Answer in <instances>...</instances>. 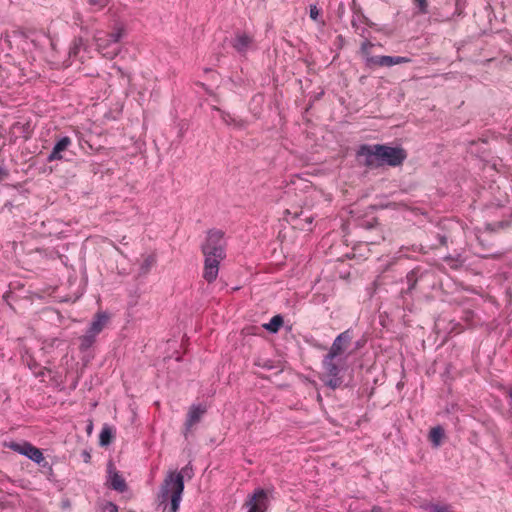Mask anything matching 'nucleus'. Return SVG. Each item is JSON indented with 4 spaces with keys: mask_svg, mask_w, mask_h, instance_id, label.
Segmentation results:
<instances>
[{
    "mask_svg": "<svg viewBox=\"0 0 512 512\" xmlns=\"http://www.w3.org/2000/svg\"><path fill=\"white\" fill-rule=\"evenodd\" d=\"M352 338L350 329L340 333L324 356L322 366L325 375L329 377L327 384H337L341 381V374L346 371L348 357L352 354V351H348Z\"/></svg>",
    "mask_w": 512,
    "mask_h": 512,
    "instance_id": "obj_1",
    "label": "nucleus"
},
{
    "mask_svg": "<svg viewBox=\"0 0 512 512\" xmlns=\"http://www.w3.org/2000/svg\"><path fill=\"white\" fill-rule=\"evenodd\" d=\"M359 158H364L363 164L367 167H380L389 165L397 167L402 165L407 158V153L402 147H391L384 144L360 146L357 151Z\"/></svg>",
    "mask_w": 512,
    "mask_h": 512,
    "instance_id": "obj_2",
    "label": "nucleus"
},
{
    "mask_svg": "<svg viewBox=\"0 0 512 512\" xmlns=\"http://www.w3.org/2000/svg\"><path fill=\"white\" fill-rule=\"evenodd\" d=\"M202 252L205 256L203 278L211 283L217 278L219 264L226 257L223 231L210 230L202 245Z\"/></svg>",
    "mask_w": 512,
    "mask_h": 512,
    "instance_id": "obj_3",
    "label": "nucleus"
},
{
    "mask_svg": "<svg viewBox=\"0 0 512 512\" xmlns=\"http://www.w3.org/2000/svg\"><path fill=\"white\" fill-rule=\"evenodd\" d=\"M184 490V477L181 472L169 473L163 481L160 489L159 499L160 502L166 503L171 501V512H177L179 509L182 493Z\"/></svg>",
    "mask_w": 512,
    "mask_h": 512,
    "instance_id": "obj_4",
    "label": "nucleus"
},
{
    "mask_svg": "<svg viewBox=\"0 0 512 512\" xmlns=\"http://www.w3.org/2000/svg\"><path fill=\"white\" fill-rule=\"evenodd\" d=\"M125 29L123 26L115 27L111 33L97 31L94 34V42L97 50L106 58L114 59L120 53L118 42L124 36Z\"/></svg>",
    "mask_w": 512,
    "mask_h": 512,
    "instance_id": "obj_5",
    "label": "nucleus"
},
{
    "mask_svg": "<svg viewBox=\"0 0 512 512\" xmlns=\"http://www.w3.org/2000/svg\"><path fill=\"white\" fill-rule=\"evenodd\" d=\"M268 496L265 490L257 489L248 497L244 506L248 508L247 512H265L268 508Z\"/></svg>",
    "mask_w": 512,
    "mask_h": 512,
    "instance_id": "obj_6",
    "label": "nucleus"
},
{
    "mask_svg": "<svg viewBox=\"0 0 512 512\" xmlns=\"http://www.w3.org/2000/svg\"><path fill=\"white\" fill-rule=\"evenodd\" d=\"M9 447L22 455L27 456L32 461L40 464L42 461H44V456L42 451L30 444L29 442H22V443H16L12 442Z\"/></svg>",
    "mask_w": 512,
    "mask_h": 512,
    "instance_id": "obj_7",
    "label": "nucleus"
},
{
    "mask_svg": "<svg viewBox=\"0 0 512 512\" xmlns=\"http://www.w3.org/2000/svg\"><path fill=\"white\" fill-rule=\"evenodd\" d=\"M432 273L427 269H423L421 267H415L406 275V283L407 289L402 291V294L411 295L413 291L416 289L418 282L424 280L426 277L430 276Z\"/></svg>",
    "mask_w": 512,
    "mask_h": 512,
    "instance_id": "obj_8",
    "label": "nucleus"
},
{
    "mask_svg": "<svg viewBox=\"0 0 512 512\" xmlns=\"http://www.w3.org/2000/svg\"><path fill=\"white\" fill-rule=\"evenodd\" d=\"M408 61H409L408 58L400 57V56H374V57H367L366 65L370 68H372L374 66L390 67L393 65L406 63Z\"/></svg>",
    "mask_w": 512,
    "mask_h": 512,
    "instance_id": "obj_9",
    "label": "nucleus"
},
{
    "mask_svg": "<svg viewBox=\"0 0 512 512\" xmlns=\"http://www.w3.org/2000/svg\"><path fill=\"white\" fill-rule=\"evenodd\" d=\"M72 140L68 136L60 138L54 145L51 153L47 157V162H53L56 160H68L65 157V152L71 146Z\"/></svg>",
    "mask_w": 512,
    "mask_h": 512,
    "instance_id": "obj_10",
    "label": "nucleus"
},
{
    "mask_svg": "<svg viewBox=\"0 0 512 512\" xmlns=\"http://www.w3.org/2000/svg\"><path fill=\"white\" fill-rule=\"evenodd\" d=\"M207 412L206 405L198 404L192 405L187 414V419L185 422L186 431H189L194 425H196L202 418V416Z\"/></svg>",
    "mask_w": 512,
    "mask_h": 512,
    "instance_id": "obj_11",
    "label": "nucleus"
},
{
    "mask_svg": "<svg viewBox=\"0 0 512 512\" xmlns=\"http://www.w3.org/2000/svg\"><path fill=\"white\" fill-rule=\"evenodd\" d=\"M108 320H109V316L106 313L99 312L94 316V318L87 330L93 334L99 335L102 332V330L104 329V327L107 325Z\"/></svg>",
    "mask_w": 512,
    "mask_h": 512,
    "instance_id": "obj_12",
    "label": "nucleus"
},
{
    "mask_svg": "<svg viewBox=\"0 0 512 512\" xmlns=\"http://www.w3.org/2000/svg\"><path fill=\"white\" fill-rule=\"evenodd\" d=\"M251 44L252 38L250 36L237 34L232 45L239 53L244 54L248 51Z\"/></svg>",
    "mask_w": 512,
    "mask_h": 512,
    "instance_id": "obj_13",
    "label": "nucleus"
},
{
    "mask_svg": "<svg viewBox=\"0 0 512 512\" xmlns=\"http://www.w3.org/2000/svg\"><path fill=\"white\" fill-rule=\"evenodd\" d=\"M98 335L91 333L90 331H86V333L79 338V349L81 352H85L89 350L94 343L96 342V337Z\"/></svg>",
    "mask_w": 512,
    "mask_h": 512,
    "instance_id": "obj_14",
    "label": "nucleus"
},
{
    "mask_svg": "<svg viewBox=\"0 0 512 512\" xmlns=\"http://www.w3.org/2000/svg\"><path fill=\"white\" fill-rule=\"evenodd\" d=\"M110 485L114 490L119 492L126 490V482L118 472H114L110 475Z\"/></svg>",
    "mask_w": 512,
    "mask_h": 512,
    "instance_id": "obj_15",
    "label": "nucleus"
},
{
    "mask_svg": "<svg viewBox=\"0 0 512 512\" xmlns=\"http://www.w3.org/2000/svg\"><path fill=\"white\" fill-rule=\"evenodd\" d=\"M283 325V318L281 315H275L271 318L270 322L264 324V328L271 333H276Z\"/></svg>",
    "mask_w": 512,
    "mask_h": 512,
    "instance_id": "obj_16",
    "label": "nucleus"
},
{
    "mask_svg": "<svg viewBox=\"0 0 512 512\" xmlns=\"http://www.w3.org/2000/svg\"><path fill=\"white\" fill-rule=\"evenodd\" d=\"M444 436V430L440 427H433L429 433V440L435 445L439 446Z\"/></svg>",
    "mask_w": 512,
    "mask_h": 512,
    "instance_id": "obj_17",
    "label": "nucleus"
},
{
    "mask_svg": "<svg viewBox=\"0 0 512 512\" xmlns=\"http://www.w3.org/2000/svg\"><path fill=\"white\" fill-rule=\"evenodd\" d=\"M113 434L109 427H103L99 436V443L101 446H107L111 443Z\"/></svg>",
    "mask_w": 512,
    "mask_h": 512,
    "instance_id": "obj_18",
    "label": "nucleus"
},
{
    "mask_svg": "<svg viewBox=\"0 0 512 512\" xmlns=\"http://www.w3.org/2000/svg\"><path fill=\"white\" fill-rule=\"evenodd\" d=\"M155 263H156V257L154 255L146 256L140 266L141 273L147 274L150 271V269L154 266Z\"/></svg>",
    "mask_w": 512,
    "mask_h": 512,
    "instance_id": "obj_19",
    "label": "nucleus"
},
{
    "mask_svg": "<svg viewBox=\"0 0 512 512\" xmlns=\"http://www.w3.org/2000/svg\"><path fill=\"white\" fill-rule=\"evenodd\" d=\"M427 510L428 512H453V507L449 504H431Z\"/></svg>",
    "mask_w": 512,
    "mask_h": 512,
    "instance_id": "obj_20",
    "label": "nucleus"
},
{
    "mask_svg": "<svg viewBox=\"0 0 512 512\" xmlns=\"http://www.w3.org/2000/svg\"><path fill=\"white\" fill-rule=\"evenodd\" d=\"M444 261L447 262L451 268L457 269L458 267L462 266L463 260L461 259V256L458 255L457 257H453L451 255L445 256Z\"/></svg>",
    "mask_w": 512,
    "mask_h": 512,
    "instance_id": "obj_21",
    "label": "nucleus"
},
{
    "mask_svg": "<svg viewBox=\"0 0 512 512\" xmlns=\"http://www.w3.org/2000/svg\"><path fill=\"white\" fill-rule=\"evenodd\" d=\"M83 46V39L82 38H75L72 42V46L69 50V56H77L80 48Z\"/></svg>",
    "mask_w": 512,
    "mask_h": 512,
    "instance_id": "obj_22",
    "label": "nucleus"
},
{
    "mask_svg": "<svg viewBox=\"0 0 512 512\" xmlns=\"http://www.w3.org/2000/svg\"><path fill=\"white\" fill-rule=\"evenodd\" d=\"M88 3L90 6L94 7V11H98L108 4V0H88Z\"/></svg>",
    "mask_w": 512,
    "mask_h": 512,
    "instance_id": "obj_23",
    "label": "nucleus"
},
{
    "mask_svg": "<svg viewBox=\"0 0 512 512\" xmlns=\"http://www.w3.org/2000/svg\"><path fill=\"white\" fill-rule=\"evenodd\" d=\"M415 4L418 7L419 14H427L428 13V2L427 0H414Z\"/></svg>",
    "mask_w": 512,
    "mask_h": 512,
    "instance_id": "obj_24",
    "label": "nucleus"
},
{
    "mask_svg": "<svg viewBox=\"0 0 512 512\" xmlns=\"http://www.w3.org/2000/svg\"><path fill=\"white\" fill-rule=\"evenodd\" d=\"M372 46H373V44L369 41H365L362 43L361 53L365 57V60L367 59V57H371L369 54V48H371Z\"/></svg>",
    "mask_w": 512,
    "mask_h": 512,
    "instance_id": "obj_25",
    "label": "nucleus"
},
{
    "mask_svg": "<svg viewBox=\"0 0 512 512\" xmlns=\"http://www.w3.org/2000/svg\"><path fill=\"white\" fill-rule=\"evenodd\" d=\"M319 14H320V11L317 8V6L316 5H310V10H309L310 18L312 20H314V21H317L318 17H319Z\"/></svg>",
    "mask_w": 512,
    "mask_h": 512,
    "instance_id": "obj_26",
    "label": "nucleus"
},
{
    "mask_svg": "<svg viewBox=\"0 0 512 512\" xmlns=\"http://www.w3.org/2000/svg\"><path fill=\"white\" fill-rule=\"evenodd\" d=\"M438 244H432L431 248H438L439 246H446L447 245V237L445 235H438Z\"/></svg>",
    "mask_w": 512,
    "mask_h": 512,
    "instance_id": "obj_27",
    "label": "nucleus"
},
{
    "mask_svg": "<svg viewBox=\"0 0 512 512\" xmlns=\"http://www.w3.org/2000/svg\"><path fill=\"white\" fill-rule=\"evenodd\" d=\"M363 345H364V341H361V340L356 341L354 344V350L360 349Z\"/></svg>",
    "mask_w": 512,
    "mask_h": 512,
    "instance_id": "obj_28",
    "label": "nucleus"
},
{
    "mask_svg": "<svg viewBox=\"0 0 512 512\" xmlns=\"http://www.w3.org/2000/svg\"><path fill=\"white\" fill-rule=\"evenodd\" d=\"M83 455L85 462H88L90 460V454L88 452H84Z\"/></svg>",
    "mask_w": 512,
    "mask_h": 512,
    "instance_id": "obj_29",
    "label": "nucleus"
},
{
    "mask_svg": "<svg viewBox=\"0 0 512 512\" xmlns=\"http://www.w3.org/2000/svg\"><path fill=\"white\" fill-rule=\"evenodd\" d=\"M304 220L307 224H311L313 219L311 216H306Z\"/></svg>",
    "mask_w": 512,
    "mask_h": 512,
    "instance_id": "obj_30",
    "label": "nucleus"
},
{
    "mask_svg": "<svg viewBox=\"0 0 512 512\" xmlns=\"http://www.w3.org/2000/svg\"><path fill=\"white\" fill-rule=\"evenodd\" d=\"M110 507H111L110 512H117V507H116V505H114V504H110Z\"/></svg>",
    "mask_w": 512,
    "mask_h": 512,
    "instance_id": "obj_31",
    "label": "nucleus"
},
{
    "mask_svg": "<svg viewBox=\"0 0 512 512\" xmlns=\"http://www.w3.org/2000/svg\"><path fill=\"white\" fill-rule=\"evenodd\" d=\"M28 365H30V363L27 361ZM29 368L33 371L34 374L38 375V374H42L41 371H35L31 366H29Z\"/></svg>",
    "mask_w": 512,
    "mask_h": 512,
    "instance_id": "obj_32",
    "label": "nucleus"
},
{
    "mask_svg": "<svg viewBox=\"0 0 512 512\" xmlns=\"http://www.w3.org/2000/svg\"><path fill=\"white\" fill-rule=\"evenodd\" d=\"M507 393H508V395H509V397L511 399V402H512V386H510V388H509Z\"/></svg>",
    "mask_w": 512,
    "mask_h": 512,
    "instance_id": "obj_33",
    "label": "nucleus"
},
{
    "mask_svg": "<svg viewBox=\"0 0 512 512\" xmlns=\"http://www.w3.org/2000/svg\"><path fill=\"white\" fill-rule=\"evenodd\" d=\"M301 215H303V211H301L300 214L295 212L293 218H299Z\"/></svg>",
    "mask_w": 512,
    "mask_h": 512,
    "instance_id": "obj_34",
    "label": "nucleus"
},
{
    "mask_svg": "<svg viewBox=\"0 0 512 512\" xmlns=\"http://www.w3.org/2000/svg\"><path fill=\"white\" fill-rule=\"evenodd\" d=\"M372 512H381V511H380V509H376V508H374V509L372 510Z\"/></svg>",
    "mask_w": 512,
    "mask_h": 512,
    "instance_id": "obj_35",
    "label": "nucleus"
}]
</instances>
